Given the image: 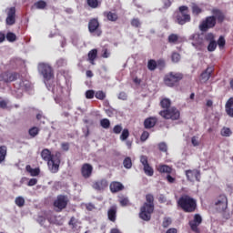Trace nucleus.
<instances>
[{"instance_id": "13", "label": "nucleus", "mask_w": 233, "mask_h": 233, "mask_svg": "<svg viewBox=\"0 0 233 233\" xmlns=\"http://www.w3.org/2000/svg\"><path fill=\"white\" fill-rule=\"evenodd\" d=\"M5 12L6 15L5 25L7 26H14L17 17L15 7H7Z\"/></svg>"}, {"instance_id": "58", "label": "nucleus", "mask_w": 233, "mask_h": 233, "mask_svg": "<svg viewBox=\"0 0 233 233\" xmlns=\"http://www.w3.org/2000/svg\"><path fill=\"white\" fill-rule=\"evenodd\" d=\"M191 143L193 147H199V140L198 139V137H192Z\"/></svg>"}, {"instance_id": "63", "label": "nucleus", "mask_w": 233, "mask_h": 233, "mask_svg": "<svg viewBox=\"0 0 233 233\" xmlns=\"http://www.w3.org/2000/svg\"><path fill=\"white\" fill-rule=\"evenodd\" d=\"M8 107V103H6L5 100H1L0 101V108H2L3 110H5V108Z\"/></svg>"}, {"instance_id": "3", "label": "nucleus", "mask_w": 233, "mask_h": 233, "mask_svg": "<svg viewBox=\"0 0 233 233\" xmlns=\"http://www.w3.org/2000/svg\"><path fill=\"white\" fill-rule=\"evenodd\" d=\"M154 214V195H146V202L140 207L139 218L142 221H150Z\"/></svg>"}, {"instance_id": "46", "label": "nucleus", "mask_w": 233, "mask_h": 233, "mask_svg": "<svg viewBox=\"0 0 233 233\" xmlns=\"http://www.w3.org/2000/svg\"><path fill=\"white\" fill-rule=\"evenodd\" d=\"M95 97L100 101H103L106 97V94L103 91H96L95 93Z\"/></svg>"}, {"instance_id": "24", "label": "nucleus", "mask_w": 233, "mask_h": 233, "mask_svg": "<svg viewBox=\"0 0 233 233\" xmlns=\"http://www.w3.org/2000/svg\"><path fill=\"white\" fill-rule=\"evenodd\" d=\"M107 218L109 221H111L112 223H116V219H117V207L112 206L107 210Z\"/></svg>"}, {"instance_id": "53", "label": "nucleus", "mask_w": 233, "mask_h": 233, "mask_svg": "<svg viewBox=\"0 0 233 233\" xmlns=\"http://www.w3.org/2000/svg\"><path fill=\"white\" fill-rule=\"evenodd\" d=\"M131 26H134L135 28H139V26H141V22L138 20V18H133L131 20Z\"/></svg>"}, {"instance_id": "1", "label": "nucleus", "mask_w": 233, "mask_h": 233, "mask_svg": "<svg viewBox=\"0 0 233 233\" xmlns=\"http://www.w3.org/2000/svg\"><path fill=\"white\" fill-rule=\"evenodd\" d=\"M41 157L44 161H46L48 169L52 174H57L59 172L61 152L56 151L55 155H53L50 149L45 148L41 152Z\"/></svg>"}, {"instance_id": "5", "label": "nucleus", "mask_w": 233, "mask_h": 233, "mask_svg": "<svg viewBox=\"0 0 233 233\" xmlns=\"http://www.w3.org/2000/svg\"><path fill=\"white\" fill-rule=\"evenodd\" d=\"M185 75L181 72L171 71L165 75L164 84L169 88H174L175 86H179V83L183 81Z\"/></svg>"}, {"instance_id": "20", "label": "nucleus", "mask_w": 233, "mask_h": 233, "mask_svg": "<svg viewBox=\"0 0 233 233\" xmlns=\"http://www.w3.org/2000/svg\"><path fill=\"white\" fill-rule=\"evenodd\" d=\"M94 170V167L92 165L86 163L82 166L81 168V174L85 179H88L92 176V171Z\"/></svg>"}, {"instance_id": "2", "label": "nucleus", "mask_w": 233, "mask_h": 233, "mask_svg": "<svg viewBox=\"0 0 233 233\" xmlns=\"http://www.w3.org/2000/svg\"><path fill=\"white\" fill-rule=\"evenodd\" d=\"M212 14L213 15L207 16L200 22L198 25L200 32H208L210 28H214L216 26L217 23H223V21H225V15L221 10L213 9Z\"/></svg>"}, {"instance_id": "52", "label": "nucleus", "mask_w": 233, "mask_h": 233, "mask_svg": "<svg viewBox=\"0 0 233 233\" xmlns=\"http://www.w3.org/2000/svg\"><path fill=\"white\" fill-rule=\"evenodd\" d=\"M121 132H123V126L121 125H116L113 127V134H121Z\"/></svg>"}, {"instance_id": "26", "label": "nucleus", "mask_w": 233, "mask_h": 233, "mask_svg": "<svg viewBox=\"0 0 233 233\" xmlns=\"http://www.w3.org/2000/svg\"><path fill=\"white\" fill-rule=\"evenodd\" d=\"M96 59H97V49H92L87 54V61L91 65H96Z\"/></svg>"}, {"instance_id": "9", "label": "nucleus", "mask_w": 233, "mask_h": 233, "mask_svg": "<svg viewBox=\"0 0 233 233\" xmlns=\"http://www.w3.org/2000/svg\"><path fill=\"white\" fill-rule=\"evenodd\" d=\"M68 197L66 195H58L53 203V207L56 208V212H63L68 207Z\"/></svg>"}, {"instance_id": "33", "label": "nucleus", "mask_w": 233, "mask_h": 233, "mask_svg": "<svg viewBox=\"0 0 233 233\" xmlns=\"http://www.w3.org/2000/svg\"><path fill=\"white\" fill-rule=\"evenodd\" d=\"M191 10H192V14L193 15H199V14H201L203 12V9H201V7H199V5L193 4V5L191 6Z\"/></svg>"}, {"instance_id": "23", "label": "nucleus", "mask_w": 233, "mask_h": 233, "mask_svg": "<svg viewBox=\"0 0 233 233\" xmlns=\"http://www.w3.org/2000/svg\"><path fill=\"white\" fill-rule=\"evenodd\" d=\"M109 188L112 194H116L117 192H121V190H125V186L121 182L114 181L111 182Z\"/></svg>"}, {"instance_id": "17", "label": "nucleus", "mask_w": 233, "mask_h": 233, "mask_svg": "<svg viewBox=\"0 0 233 233\" xmlns=\"http://www.w3.org/2000/svg\"><path fill=\"white\" fill-rule=\"evenodd\" d=\"M191 45L192 46H195L197 50H201V48H203V45H205V38H203L199 33L193 34L191 35Z\"/></svg>"}, {"instance_id": "6", "label": "nucleus", "mask_w": 233, "mask_h": 233, "mask_svg": "<svg viewBox=\"0 0 233 233\" xmlns=\"http://www.w3.org/2000/svg\"><path fill=\"white\" fill-rule=\"evenodd\" d=\"M38 72L43 75L47 88H52L50 85L48 86V82L52 81V78L54 77V69L52 66H50L48 64L40 63L38 65Z\"/></svg>"}, {"instance_id": "28", "label": "nucleus", "mask_w": 233, "mask_h": 233, "mask_svg": "<svg viewBox=\"0 0 233 233\" xmlns=\"http://www.w3.org/2000/svg\"><path fill=\"white\" fill-rule=\"evenodd\" d=\"M25 170L30 174V176H32V177H35L41 174V169L39 167L33 168L30 165L25 167Z\"/></svg>"}, {"instance_id": "27", "label": "nucleus", "mask_w": 233, "mask_h": 233, "mask_svg": "<svg viewBox=\"0 0 233 233\" xmlns=\"http://www.w3.org/2000/svg\"><path fill=\"white\" fill-rule=\"evenodd\" d=\"M105 17H106L107 21H111L113 23H116L117 19H119V15L117 13H114L112 11H107L104 13Z\"/></svg>"}, {"instance_id": "10", "label": "nucleus", "mask_w": 233, "mask_h": 233, "mask_svg": "<svg viewBox=\"0 0 233 233\" xmlns=\"http://www.w3.org/2000/svg\"><path fill=\"white\" fill-rule=\"evenodd\" d=\"M167 62L163 58H160L157 61L155 59H149L147 61V69L150 70V72H154V70L157 68L158 70H165Z\"/></svg>"}, {"instance_id": "49", "label": "nucleus", "mask_w": 233, "mask_h": 233, "mask_svg": "<svg viewBox=\"0 0 233 233\" xmlns=\"http://www.w3.org/2000/svg\"><path fill=\"white\" fill-rule=\"evenodd\" d=\"M94 96H96V91L89 89L86 91V99H94Z\"/></svg>"}, {"instance_id": "29", "label": "nucleus", "mask_w": 233, "mask_h": 233, "mask_svg": "<svg viewBox=\"0 0 233 233\" xmlns=\"http://www.w3.org/2000/svg\"><path fill=\"white\" fill-rule=\"evenodd\" d=\"M171 105H172V101L169 98H163L160 101V106L161 108H164V110L170 109Z\"/></svg>"}, {"instance_id": "51", "label": "nucleus", "mask_w": 233, "mask_h": 233, "mask_svg": "<svg viewBox=\"0 0 233 233\" xmlns=\"http://www.w3.org/2000/svg\"><path fill=\"white\" fill-rule=\"evenodd\" d=\"M229 108H233V96L229 97L225 105V110H228Z\"/></svg>"}, {"instance_id": "36", "label": "nucleus", "mask_w": 233, "mask_h": 233, "mask_svg": "<svg viewBox=\"0 0 233 233\" xmlns=\"http://www.w3.org/2000/svg\"><path fill=\"white\" fill-rule=\"evenodd\" d=\"M35 6L37 10H45L46 8V2L45 0H39L35 3Z\"/></svg>"}, {"instance_id": "8", "label": "nucleus", "mask_w": 233, "mask_h": 233, "mask_svg": "<svg viewBox=\"0 0 233 233\" xmlns=\"http://www.w3.org/2000/svg\"><path fill=\"white\" fill-rule=\"evenodd\" d=\"M159 116L164 119H171V121H177L181 117V112L176 106H172L169 109H164L159 112Z\"/></svg>"}, {"instance_id": "11", "label": "nucleus", "mask_w": 233, "mask_h": 233, "mask_svg": "<svg viewBox=\"0 0 233 233\" xmlns=\"http://www.w3.org/2000/svg\"><path fill=\"white\" fill-rule=\"evenodd\" d=\"M21 77V74L17 72L5 71L0 74V81L4 83H13V81H17Z\"/></svg>"}, {"instance_id": "60", "label": "nucleus", "mask_w": 233, "mask_h": 233, "mask_svg": "<svg viewBox=\"0 0 233 233\" xmlns=\"http://www.w3.org/2000/svg\"><path fill=\"white\" fill-rule=\"evenodd\" d=\"M128 98V96L125 92H120L118 94V99H121L122 101H127Z\"/></svg>"}, {"instance_id": "40", "label": "nucleus", "mask_w": 233, "mask_h": 233, "mask_svg": "<svg viewBox=\"0 0 233 233\" xmlns=\"http://www.w3.org/2000/svg\"><path fill=\"white\" fill-rule=\"evenodd\" d=\"M100 127H102V128H106V130H107V128H110V120L108 118L101 119Z\"/></svg>"}, {"instance_id": "22", "label": "nucleus", "mask_w": 233, "mask_h": 233, "mask_svg": "<svg viewBox=\"0 0 233 233\" xmlns=\"http://www.w3.org/2000/svg\"><path fill=\"white\" fill-rule=\"evenodd\" d=\"M157 125V118L156 116H150L144 120V128H154Z\"/></svg>"}, {"instance_id": "61", "label": "nucleus", "mask_w": 233, "mask_h": 233, "mask_svg": "<svg viewBox=\"0 0 233 233\" xmlns=\"http://www.w3.org/2000/svg\"><path fill=\"white\" fill-rule=\"evenodd\" d=\"M37 185V178H31L27 183V187H35Z\"/></svg>"}, {"instance_id": "59", "label": "nucleus", "mask_w": 233, "mask_h": 233, "mask_svg": "<svg viewBox=\"0 0 233 233\" xmlns=\"http://www.w3.org/2000/svg\"><path fill=\"white\" fill-rule=\"evenodd\" d=\"M65 65H66V60L60 58L56 61V66L59 67L61 66H65Z\"/></svg>"}, {"instance_id": "56", "label": "nucleus", "mask_w": 233, "mask_h": 233, "mask_svg": "<svg viewBox=\"0 0 233 233\" xmlns=\"http://www.w3.org/2000/svg\"><path fill=\"white\" fill-rule=\"evenodd\" d=\"M149 137H150V133H148V131H144L140 137V140L147 141V139H148Z\"/></svg>"}, {"instance_id": "18", "label": "nucleus", "mask_w": 233, "mask_h": 233, "mask_svg": "<svg viewBox=\"0 0 233 233\" xmlns=\"http://www.w3.org/2000/svg\"><path fill=\"white\" fill-rule=\"evenodd\" d=\"M203 222V218H201V215L196 214L194 216V219L189 221V227L193 232H199V225Z\"/></svg>"}, {"instance_id": "21", "label": "nucleus", "mask_w": 233, "mask_h": 233, "mask_svg": "<svg viewBox=\"0 0 233 233\" xmlns=\"http://www.w3.org/2000/svg\"><path fill=\"white\" fill-rule=\"evenodd\" d=\"M214 73V66H208L205 71H203L200 75L201 81L207 83L210 77H212V74Z\"/></svg>"}, {"instance_id": "34", "label": "nucleus", "mask_w": 233, "mask_h": 233, "mask_svg": "<svg viewBox=\"0 0 233 233\" xmlns=\"http://www.w3.org/2000/svg\"><path fill=\"white\" fill-rule=\"evenodd\" d=\"M118 201L121 207H128L130 205V200H128V198L125 196L118 197Z\"/></svg>"}, {"instance_id": "45", "label": "nucleus", "mask_w": 233, "mask_h": 233, "mask_svg": "<svg viewBox=\"0 0 233 233\" xmlns=\"http://www.w3.org/2000/svg\"><path fill=\"white\" fill-rule=\"evenodd\" d=\"M129 136H130V131H128V129H127V128L124 129L122 131V134L120 135L121 141H127V139H128Z\"/></svg>"}, {"instance_id": "12", "label": "nucleus", "mask_w": 233, "mask_h": 233, "mask_svg": "<svg viewBox=\"0 0 233 233\" xmlns=\"http://www.w3.org/2000/svg\"><path fill=\"white\" fill-rule=\"evenodd\" d=\"M216 210L218 212H225L228 208V198L226 195H220L215 202Z\"/></svg>"}, {"instance_id": "30", "label": "nucleus", "mask_w": 233, "mask_h": 233, "mask_svg": "<svg viewBox=\"0 0 233 233\" xmlns=\"http://www.w3.org/2000/svg\"><path fill=\"white\" fill-rule=\"evenodd\" d=\"M86 3L90 8L96 9L99 8L101 2L99 0H86Z\"/></svg>"}, {"instance_id": "50", "label": "nucleus", "mask_w": 233, "mask_h": 233, "mask_svg": "<svg viewBox=\"0 0 233 233\" xmlns=\"http://www.w3.org/2000/svg\"><path fill=\"white\" fill-rule=\"evenodd\" d=\"M174 0H162L164 10H167L172 6V2Z\"/></svg>"}, {"instance_id": "37", "label": "nucleus", "mask_w": 233, "mask_h": 233, "mask_svg": "<svg viewBox=\"0 0 233 233\" xmlns=\"http://www.w3.org/2000/svg\"><path fill=\"white\" fill-rule=\"evenodd\" d=\"M15 203L16 207H19L20 208L25 207V198L23 197H16L15 199Z\"/></svg>"}, {"instance_id": "19", "label": "nucleus", "mask_w": 233, "mask_h": 233, "mask_svg": "<svg viewBox=\"0 0 233 233\" xmlns=\"http://www.w3.org/2000/svg\"><path fill=\"white\" fill-rule=\"evenodd\" d=\"M92 187L95 190H98V191L105 190V188L108 187V181H106V179L105 178H102L93 182Z\"/></svg>"}, {"instance_id": "39", "label": "nucleus", "mask_w": 233, "mask_h": 233, "mask_svg": "<svg viewBox=\"0 0 233 233\" xmlns=\"http://www.w3.org/2000/svg\"><path fill=\"white\" fill-rule=\"evenodd\" d=\"M220 134L223 137H230L232 136V130L229 127H223Z\"/></svg>"}, {"instance_id": "42", "label": "nucleus", "mask_w": 233, "mask_h": 233, "mask_svg": "<svg viewBox=\"0 0 233 233\" xmlns=\"http://www.w3.org/2000/svg\"><path fill=\"white\" fill-rule=\"evenodd\" d=\"M5 37H6L7 41H9V43H14V41L17 40V36L13 32H8L5 35Z\"/></svg>"}, {"instance_id": "57", "label": "nucleus", "mask_w": 233, "mask_h": 233, "mask_svg": "<svg viewBox=\"0 0 233 233\" xmlns=\"http://www.w3.org/2000/svg\"><path fill=\"white\" fill-rule=\"evenodd\" d=\"M61 148L65 152H68V150H70V144H68V142H64L61 144Z\"/></svg>"}, {"instance_id": "4", "label": "nucleus", "mask_w": 233, "mask_h": 233, "mask_svg": "<svg viewBox=\"0 0 233 233\" xmlns=\"http://www.w3.org/2000/svg\"><path fill=\"white\" fill-rule=\"evenodd\" d=\"M177 206L187 213L196 212L198 208V202L188 195L181 196L177 200Z\"/></svg>"}, {"instance_id": "62", "label": "nucleus", "mask_w": 233, "mask_h": 233, "mask_svg": "<svg viewBox=\"0 0 233 233\" xmlns=\"http://www.w3.org/2000/svg\"><path fill=\"white\" fill-rule=\"evenodd\" d=\"M102 57H104V59H108V57H110V52H108V49H103Z\"/></svg>"}, {"instance_id": "14", "label": "nucleus", "mask_w": 233, "mask_h": 233, "mask_svg": "<svg viewBox=\"0 0 233 233\" xmlns=\"http://www.w3.org/2000/svg\"><path fill=\"white\" fill-rule=\"evenodd\" d=\"M88 31L90 32V34H94L97 37H99L101 34H103V31L99 29V20H97V18H92L89 20Z\"/></svg>"}, {"instance_id": "35", "label": "nucleus", "mask_w": 233, "mask_h": 233, "mask_svg": "<svg viewBox=\"0 0 233 233\" xmlns=\"http://www.w3.org/2000/svg\"><path fill=\"white\" fill-rule=\"evenodd\" d=\"M167 41H168V43L176 45V44H177V41H179V35H177L176 34H171L168 35Z\"/></svg>"}, {"instance_id": "48", "label": "nucleus", "mask_w": 233, "mask_h": 233, "mask_svg": "<svg viewBox=\"0 0 233 233\" xmlns=\"http://www.w3.org/2000/svg\"><path fill=\"white\" fill-rule=\"evenodd\" d=\"M216 48H218V43L216 42V40L209 42V44L208 46V51L214 52V50H216Z\"/></svg>"}, {"instance_id": "64", "label": "nucleus", "mask_w": 233, "mask_h": 233, "mask_svg": "<svg viewBox=\"0 0 233 233\" xmlns=\"http://www.w3.org/2000/svg\"><path fill=\"white\" fill-rule=\"evenodd\" d=\"M226 114L233 118V107H230L229 109H226Z\"/></svg>"}, {"instance_id": "32", "label": "nucleus", "mask_w": 233, "mask_h": 233, "mask_svg": "<svg viewBox=\"0 0 233 233\" xmlns=\"http://www.w3.org/2000/svg\"><path fill=\"white\" fill-rule=\"evenodd\" d=\"M40 130L41 129H39V127H33L29 128L28 134H29L30 137H35L36 136H39Z\"/></svg>"}, {"instance_id": "7", "label": "nucleus", "mask_w": 233, "mask_h": 233, "mask_svg": "<svg viewBox=\"0 0 233 233\" xmlns=\"http://www.w3.org/2000/svg\"><path fill=\"white\" fill-rule=\"evenodd\" d=\"M178 10L179 12L177 14V16H176V23L181 25H187V23H190L191 17H190V15L188 14V6L187 5L179 6Z\"/></svg>"}, {"instance_id": "15", "label": "nucleus", "mask_w": 233, "mask_h": 233, "mask_svg": "<svg viewBox=\"0 0 233 233\" xmlns=\"http://www.w3.org/2000/svg\"><path fill=\"white\" fill-rule=\"evenodd\" d=\"M186 177L187 181H190L191 183H194V181H201V171L198 169H188L186 170Z\"/></svg>"}, {"instance_id": "54", "label": "nucleus", "mask_w": 233, "mask_h": 233, "mask_svg": "<svg viewBox=\"0 0 233 233\" xmlns=\"http://www.w3.org/2000/svg\"><path fill=\"white\" fill-rule=\"evenodd\" d=\"M16 88H18V90H26V88H28V84H25V80H21Z\"/></svg>"}, {"instance_id": "55", "label": "nucleus", "mask_w": 233, "mask_h": 233, "mask_svg": "<svg viewBox=\"0 0 233 233\" xmlns=\"http://www.w3.org/2000/svg\"><path fill=\"white\" fill-rule=\"evenodd\" d=\"M158 149L160 152H167L168 147L165 142H162L158 144Z\"/></svg>"}, {"instance_id": "16", "label": "nucleus", "mask_w": 233, "mask_h": 233, "mask_svg": "<svg viewBox=\"0 0 233 233\" xmlns=\"http://www.w3.org/2000/svg\"><path fill=\"white\" fill-rule=\"evenodd\" d=\"M140 163L144 167V172L146 176L152 177L154 176V168L148 164V157L142 155L140 156Z\"/></svg>"}, {"instance_id": "31", "label": "nucleus", "mask_w": 233, "mask_h": 233, "mask_svg": "<svg viewBox=\"0 0 233 233\" xmlns=\"http://www.w3.org/2000/svg\"><path fill=\"white\" fill-rule=\"evenodd\" d=\"M6 152H7L6 146H1L0 147V163H3V161L6 159Z\"/></svg>"}, {"instance_id": "25", "label": "nucleus", "mask_w": 233, "mask_h": 233, "mask_svg": "<svg viewBox=\"0 0 233 233\" xmlns=\"http://www.w3.org/2000/svg\"><path fill=\"white\" fill-rule=\"evenodd\" d=\"M157 172H159V174H167V176L168 174H172V167L168 166V165H165V164H159L157 167Z\"/></svg>"}, {"instance_id": "38", "label": "nucleus", "mask_w": 233, "mask_h": 233, "mask_svg": "<svg viewBox=\"0 0 233 233\" xmlns=\"http://www.w3.org/2000/svg\"><path fill=\"white\" fill-rule=\"evenodd\" d=\"M172 63H179L181 61V55L177 52H173L171 55Z\"/></svg>"}, {"instance_id": "47", "label": "nucleus", "mask_w": 233, "mask_h": 233, "mask_svg": "<svg viewBox=\"0 0 233 233\" xmlns=\"http://www.w3.org/2000/svg\"><path fill=\"white\" fill-rule=\"evenodd\" d=\"M217 45L219 46V48H225V45H227V41L225 40V36L220 35Z\"/></svg>"}, {"instance_id": "44", "label": "nucleus", "mask_w": 233, "mask_h": 233, "mask_svg": "<svg viewBox=\"0 0 233 233\" xmlns=\"http://www.w3.org/2000/svg\"><path fill=\"white\" fill-rule=\"evenodd\" d=\"M123 166L127 169L132 168V158L130 157H126L123 161Z\"/></svg>"}, {"instance_id": "41", "label": "nucleus", "mask_w": 233, "mask_h": 233, "mask_svg": "<svg viewBox=\"0 0 233 233\" xmlns=\"http://www.w3.org/2000/svg\"><path fill=\"white\" fill-rule=\"evenodd\" d=\"M170 225H172V218H168V217H165L162 222V227L163 228H168V227H170Z\"/></svg>"}, {"instance_id": "43", "label": "nucleus", "mask_w": 233, "mask_h": 233, "mask_svg": "<svg viewBox=\"0 0 233 233\" xmlns=\"http://www.w3.org/2000/svg\"><path fill=\"white\" fill-rule=\"evenodd\" d=\"M204 39H205V41L211 43L212 41H216V35H214V33H207L204 35Z\"/></svg>"}]
</instances>
